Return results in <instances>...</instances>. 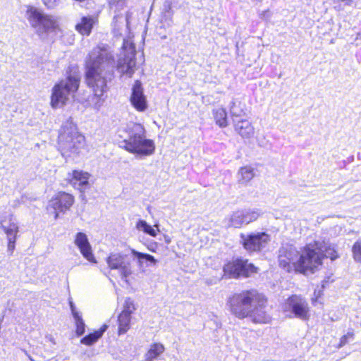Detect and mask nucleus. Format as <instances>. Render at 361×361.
Wrapping results in <instances>:
<instances>
[{
	"instance_id": "f257e3e1",
	"label": "nucleus",
	"mask_w": 361,
	"mask_h": 361,
	"mask_svg": "<svg viewBox=\"0 0 361 361\" xmlns=\"http://www.w3.org/2000/svg\"><path fill=\"white\" fill-rule=\"evenodd\" d=\"M115 60L114 55L106 49L94 48L86 61L85 80L93 92L89 102L99 109L104 100V93L107 91V82L114 78Z\"/></svg>"
},
{
	"instance_id": "f03ea898",
	"label": "nucleus",
	"mask_w": 361,
	"mask_h": 361,
	"mask_svg": "<svg viewBox=\"0 0 361 361\" xmlns=\"http://www.w3.org/2000/svg\"><path fill=\"white\" fill-rule=\"evenodd\" d=\"M311 247H305L299 252L294 247L287 245L279 250V263L288 272L295 270L302 274L312 273V265L316 264L319 258L314 256Z\"/></svg>"
},
{
	"instance_id": "7ed1b4c3",
	"label": "nucleus",
	"mask_w": 361,
	"mask_h": 361,
	"mask_svg": "<svg viewBox=\"0 0 361 361\" xmlns=\"http://www.w3.org/2000/svg\"><path fill=\"white\" fill-rule=\"evenodd\" d=\"M128 137L123 140V148L139 156H149L155 149L152 140L147 139L145 129L140 123H133L128 127Z\"/></svg>"
},
{
	"instance_id": "20e7f679",
	"label": "nucleus",
	"mask_w": 361,
	"mask_h": 361,
	"mask_svg": "<svg viewBox=\"0 0 361 361\" xmlns=\"http://www.w3.org/2000/svg\"><path fill=\"white\" fill-rule=\"evenodd\" d=\"M58 140L59 148L63 157L79 154L85 143V137L78 132L71 118L63 123Z\"/></svg>"
},
{
	"instance_id": "39448f33",
	"label": "nucleus",
	"mask_w": 361,
	"mask_h": 361,
	"mask_svg": "<svg viewBox=\"0 0 361 361\" xmlns=\"http://www.w3.org/2000/svg\"><path fill=\"white\" fill-rule=\"evenodd\" d=\"M25 7V16L35 33L41 38L47 37L49 33L59 29V21L54 16L47 14L34 6L27 5Z\"/></svg>"
},
{
	"instance_id": "423d86ee",
	"label": "nucleus",
	"mask_w": 361,
	"mask_h": 361,
	"mask_svg": "<svg viewBox=\"0 0 361 361\" xmlns=\"http://www.w3.org/2000/svg\"><path fill=\"white\" fill-rule=\"evenodd\" d=\"M80 81V73L77 70H74L65 80L56 83L52 88L51 106L57 109L66 105L69 100L70 95L73 94L78 90Z\"/></svg>"
},
{
	"instance_id": "0eeeda50",
	"label": "nucleus",
	"mask_w": 361,
	"mask_h": 361,
	"mask_svg": "<svg viewBox=\"0 0 361 361\" xmlns=\"http://www.w3.org/2000/svg\"><path fill=\"white\" fill-rule=\"evenodd\" d=\"M260 299L261 293L257 290H245L231 295L227 301V305L232 314L243 319L247 318L256 300Z\"/></svg>"
},
{
	"instance_id": "6e6552de",
	"label": "nucleus",
	"mask_w": 361,
	"mask_h": 361,
	"mask_svg": "<svg viewBox=\"0 0 361 361\" xmlns=\"http://www.w3.org/2000/svg\"><path fill=\"white\" fill-rule=\"evenodd\" d=\"M257 271V267L250 263L248 259L241 257L234 258L224 264L223 278L233 279L248 278Z\"/></svg>"
},
{
	"instance_id": "1a4fd4ad",
	"label": "nucleus",
	"mask_w": 361,
	"mask_h": 361,
	"mask_svg": "<svg viewBox=\"0 0 361 361\" xmlns=\"http://www.w3.org/2000/svg\"><path fill=\"white\" fill-rule=\"evenodd\" d=\"M123 56L118 60L116 68L122 75L126 74L131 77L135 72V47L129 39H124L123 43Z\"/></svg>"
},
{
	"instance_id": "9d476101",
	"label": "nucleus",
	"mask_w": 361,
	"mask_h": 361,
	"mask_svg": "<svg viewBox=\"0 0 361 361\" xmlns=\"http://www.w3.org/2000/svg\"><path fill=\"white\" fill-rule=\"evenodd\" d=\"M283 310L302 320L308 319L310 317V308L307 300L297 295H293L287 299L283 305Z\"/></svg>"
},
{
	"instance_id": "9b49d317",
	"label": "nucleus",
	"mask_w": 361,
	"mask_h": 361,
	"mask_svg": "<svg viewBox=\"0 0 361 361\" xmlns=\"http://www.w3.org/2000/svg\"><path fill=\"white\" fill-rule=\"evenodd\" d=\"M240 242L244 249L249 252H259L266 247L270 241V237L264 232L250 234H240Z\"/></svg>"
},
{
	"instance_id": "f8f14e48",
	"label": "nucleus",
	"mask_w": 361,
	"mask_h": 361,
	"mask_svg": "<svg viewBox=\"0 0 361 361\" xmlns=\"http://www.w3.org/2000/svg\"><path fill=\"white\" fill-rule=\"evenodd\" d=\"M111 269H118L121 279L128 283V278L132 274V267L128 256L121 253H111L106 259Z\"/></svg>"
},
{
	"instance_id": "ddd939ff",
	"label": "nucleus",
	"mask_w": 361,
	"mask_h": 361,
	"mask_svg": "<svg viewBox=\"0 0 361 361\" xmlns=\"http://www.w3.org/2000/svg\"><path fill=\"white\" fill-rule=\"evenodd\" d=\"M74 202L73 195L61 192H59L55 197L52 198L48 204L47 210L50 214H53L54 219L59 218V213H64L68 210Z\"/></svg>"
},
{
	"instance_id": "4468645a",
	"label": "nucleus",
	"mask_w": 361,
	"mask_h": 361,
	"mask_svg": "<svg viewBox=\"0 0 361 361\" xmlns=\"http://www.w3.org/2000/svg\"><path fill=\"white\" fill-rule=\"evenodd\" d=\"M0 228H2L8 240V251L13 253L15 250L19 226L12 214L3 216L0 220Z\"/></svg>"
},
{
	"instance_id": "2eb2a0df",
	"label": "nucleus",
	"mask_w": 361,
	"mask_h": 361,
	"mask_svg": "<svg viewBox=\"0 0 361 361\" xmlns=\"http://www.w3.org/2000/svg\"><path fill=\"white\" fill-rule=\"evenodd\" d=\"M307 247H311L314 251V256L317 255L319 258L317 264L312 265V273L314 272V269L322 264L323 257H325L326 258H330L331 260H334L338 257L334 246L324 240H316L314 244H309Z\"/></svg>"
},
{
	"instance_id": "dca6fc26",
	"label": "nucleus",
	"mask_w": 361,
	"mask_h": 361,
	"mask_svg": "<svg viewBox=\"0 0 361 361\" xmlns=\"http://www.w3.org/2000/svg\"><path fill=\"white\" fill-rule=\"evenodd\" d=\"M259 216L257 209H244L234 212L229 219V226L240 228L244 224L255 221Z\"/></svg>"
},
{
	"instance_id": "f3484780",
	"label": "nucleus",
	"mask_w": 361,
	"mask_h": 361,
	"mask_svg": "<svg viewBox=\"0 0 361 361\" xmlns=\"http://www.w3.org/2000/svg\"><path fill=\"white\" fill-rule=\"evenodd\" d=\"M266 304L267 300L264 296L261 294V299L256 300L247 317L255 323L265 324L269 322L271 317L264 310Z\"/></svg>"
},
{
	"instance_id": "a211bd4d",
	"label": "nucleus",
	"mask_w": 361,
	"mask_h": 361,
	"mask_svg": "<svg viewBox=\"0 0 361 361\" xmlns=\"http://www.w3.org/2000/svg\"><path fill=\"white\" fill-rule=\"evenodd\" d=\"M130 101L132 106L138 111H144L147 109V98L142 83L139 80H136L133 85Z\"/></svg>"
},
{
	"instance_id": "6ab92c4d",
	"label": "nucleus",
	"mask_w": 361,
	"mask_h": 361,
	"mask_svg": "<svg viewBox=\"0 0 361 361\" xmlns=\"http://www.w3.org/2000/svg\"><path fill=\"white\" fill-rule=\"evenodd\" d=\"M74 243L80 250V253L87 260L92 263L97 262L92 254V247L85 233L82 232L78 233L75 235Z\"/></svg>"
},
{
	"instance_id": "aec40b11",
	"label": "nucleus",
	"mask_w": 361,
	"mask_h": 361,
	"mask_svg": "<svg viewBox=\"0 0 361 361\" xmlns=\"http://www.w3.org/2000/svg\"><path fill=\"white\" fill-rule=\"evenodd\" d=\"M90 177V174L87 172L75 170L73 171L70 183L81 192H85L87 190L90 188V184L89 183Z\"/></svg>"
},
{
	"instance_id": "412c9836",
	"label": "nucleus",
	"mask_w": 361,
	"mask_h": 361,
	"mask_svg": "<svg viewBox=\"0 0 361 361\" xmlns=\"http://www.w3.org/2000/svg\"><path fill=\"white\" fill-rule=\"evenodd\" d=\"M131 253L137 258V264L141 272H145L148 266H154L157 263V260L154 256L149 254L140 252L135 249L131 250Z\"/></svg>"
},
{
	"instance_id": "4be33fe9",
	"label": "nucleus",
	"mask_w": 361,
	"mask_h": 361,
	"mask_svg": "<svg viewBox=\"0 0 361 361\" xmlns=\"http://www.w3.org/2000/svg\"><path fill=\"white\" fill-rule=\"evenodd\" d=\"M234 123L235 130L243 138H250L253 136L255 133L254 127L251 123L246 119L237 121L235 118L233 119Z\"/></svg>"
},
{
	"instance_id": "5701e85b",
	"label": "nucleus",
	"mask_w": 361,
	"mask_h": 361,
	"mask_svg": "<svg viewBox=\"0 0 361 361\" xmlns=\"http://www.w3.org/2000/svg\"><path fill=\"white\" fill-rule=\"evenodd\" d=\"M96 22L97 20L93 16H83L80 18V22L75 25V28L82 35L88 36L90 35Z\"/></svg>"
},
{
	"instance_id": "b1692460",
	"label": "nucleus",
	"mask_w": 361,
	"mask_h": 361,
	"mask_svg": "<svg viewBox=\"0 0 361 361\" xmlns=\"http://www.w3.org/2000/svg\"><path fill=\"white\" fill-rule=\"evenodd\" d=\"M255 176V170L252 167L249 166L241 167L237 173L238 183L246 185Z\"/></svg>"
},
{
	"instance_id": "393cba45",
	"label": "nucleus",
	"mask_w": 361,
	"mask_h": 361,
	"mask_svg": "<svg viewBox=\"0 0 361 361\" xmlns=\"http://www.w3.org/2000/svg\"><path fill=\"white\" fill-rule=\"evenodd\" d=\"M165 350L164 346L159 343L152 344L145 355V361H153L157 359Z\"/></svg>"
},
{
	"instance_id": "a878e982",
	"label": "nucleus",
	"mask_w": 361,
	"mask_h": 361,
	"mask_svg": "<svg viewBox=\"0 0 361 361\" xmlns=\"http://www.w3.org/2000/svg\"><path fill=\"white\" fill-rule=\"evenodd\" d=\"M213 116L216 123L221 128L228 126L227 113L225 109L218 108L213 110Z\"/></svg>"
},
{
	"instance_id": "bb28decb",
	"label": "nucleus",
	"mask_w": 361,
	"mask_h": 361,
	"mask_svg": "<svg viewBox=\"0 0 361 361\" xmlns=\"http://www.w3.org/2000/svg\"><path fill=\"white\" fill-rule=\"evenodd\" d=\"M131 315L126 314V313H120L118 321V334H123L130 329Z\"/></svg>"
},
{
	"instance_id": "cd10ccee",
	"label": "nucleus",
	"mask_w": 361,
	"mask_h": 361,
	"mask_svg": "<svg viewBox=\"0 0 361 361\" xmlns=\"http://www.w3.org/2000/svg\"><path fill=\"white\" fill-rule=\"evenodd\" d=\"M136 228L139 231H143L145 233L148 234L152 237H156L157 235V231L145 220H139L136 224Z\"/></svg>"
},
{
	"instance_id": "c85d7f7f",
	"label": "nucleus",
	"mask_w": 361,
	"mask_h": 361,
	"mask_svg": "<svg viewBox=\"0 0 361 361\" xmlns=\"http://www.w3.org/2000/svg\"><path fill=\"white\" fill-rule=\"evenodd\" d=\"M230 112L233 117H240L243 114V108L240 102L232 101Z\"/></svg>"
},
{
	"instance_id": "c756f323",
	"label": "nucleus",
	"mask_w": 361,
	"mask_h": 361,
	"mask_svg": "<svg viewBox=\"0 0 361 361\" xmlns=\"http://www.w3.org/2000/svg\"><path fill=\"white\" fill-rule=\"evenodd\" d=\"M101 337V332H94L91 333L85 337H83L80 342L82 344L90 345L94 343L99 338Z\"/></svg>"
},
{
	"instance_id": "7c9ffc66",
	"label": "nucleus",
	"mask_w": 361,
	"mask_h": 361,
	"mask_svg": "<svg viewBox=\"0 0 361 361\" xmlns=\"http://www.w3.org/2000/svg\"><path fill=\"white\" fill-rule=\"evenodd\" d=\"M353 257L356 262L361 263V239L356 240L352 247Z\"/></svg>"
},
{
	"instance_id": "2f4dec72",
	"label": "nucleus",
	"mask_w": 361,
	"mask_h": 361,
	"mask_svg": "<svg viewBox=\"0 0 361 361\" xmlns=\"http://www.w3.org/2000/svg\"><path fill=\"white\" fill-rule=\"evenodd\" d=\"M136 307L133 300L130 298H127L123 304V308L121 313H126V314L131 315L135 311Z\"/></svg>"
},
{
	"instance_id": "473e14b6",
	"label": "nucleus",
	"mask_w": 361,
	"mask_h": 361,
	"mask_svg": "<svg viewBox=\"0 0 361 361\" xmlns=\"http://www.w3.org/2000/svg\"><path fill=\"white\" fill-rule=\"evenodd\" d=\"M73 318L76 325V334L80 336L85 333V322L80 315H76Z\"/></svg>"
},
{
	"instance_id": "72a5a7b5",
	"label": "nucleus",
	"mask_w": 361,
	"mask_h": 361,
	"mask_svg": "<svg viewBox=\"0 0 361 361\" xmlns=\"http://www.w3.org/2000/svg\"><path fill=\"white\" fill-rule=\"evenodd\" d=\"M43 5L48 10H54L58 8L61 4V0H41Z\"/></svg>"
},
{
	"instance_id": "f704fd0d",
	"label": "nucleus",
	"mask_w": 361,
	"mask_h": 361,
	"mask_svg": "<svg viewBox=\"0 0 361 361\" xmlns=\"http://www.w3.org/2000/svg\"><path fill=\"white\" fill-rule=\"evenodd\" d=\"M69 305L73 317L76 315H80L79 312L76 310L75 306L71 298L69 299Z\"/></svg>"
},
{
	"instance_id": "c9c22d12",
	"label": "nucleus",
	"mask_w": 361,
	"mask_h": 361,
	"mask_svg": "<svg viewBox=\"0 0 361 361\" xmlns=\"http://www.w3.org/2000/svg\"><path fill=\"white\" fill-rule=\"evenodd\" d=\"M348 342V341L347 340V338L344 336H343L340 341L339 347H343Z\"/></svg>"
},
{
	"instance_id": "e433bc0d",
	"label": "nucleus",
	"mask_w": 361,
	"mask_h": 361,
	"mask_svg": "<svg viewBox=\"0 0 361 361\" xmlns=\"http://www.w3.org/2000/svg\"><path fill=\"white\" fill-rule=\"evenodd\" d=\"M344 336L347 338L348 341L349 338H353L354 336V334L353 332H348Z\"/></svg>"
},
{
	"instance_id": "4c0bfd02",
	"label": "nucleus",
	"mask_w": 361,
	"mask_h": 361,
	"mask_svg": "<svg viewBox=\"0 0 361 361\" xmlns=\"http://www.w3.org/2000/svg\"><path fill=\"white\" fill-rule=\"evenodd\" d=\"M344 336L347 338L348 341L349 338H353L354 336V334L353 332H348Z\"/></svg>"
},
{
	"instance_id": "58836bf2",
	"label": "nucleus",
	"mask_w": 361,
	"mask_h": 361,
	"mask_svg": "<svg viewBox=\"0 0 361 361\" xmlns=\"http://www.w3.org/2000/svg\"><path fill=\"white\" fill-rule=\"evenodd\" d=\"M344 336L347 338L348 341L349 338H353L354 336V334L353 332H348Z\"/></svg>"
},
{
	"instance_id": "ea45409f",
	"label": "nucleus",
	"mask_w": 361,
	"mask_h": 361,
	"mask_svg": "<svg viewBox=\"0 0 361 361\" xmlns=\"http://www.w3.org/2000/svg\"><path fill=\"white\" fill-rule=\"evenodd\" d=\"M107 326L106 325H104L99 331H97V332H101V336L104 334V332L106 330Z\"/></svg>"
},
{
	"instance_id": "a19ab883",
	"label": "nucleus",
	"mask_w": 361,
	"mask_h": 361,
	"mask_svg": "<svg viewBox=\"0 0 361 361\" xmlns=\"http://www.w3.org/2000/svg\"><path fill=\"white\" fill-rule=\"evenodd\" d=\"M25 355L28 357L30 361H35L30 355L27 354L26 351H25Z\"/></svg>"
},
{
	"instance_id": "79ce46f5",
	"label": "nucleus",
	"mask_w": 361,
	"mask_h": 361,
	"mask_svg": "<svg viewBox=\"0 0 361 361\" xmlns=\"http://www.w3.org/2000/svg\"><path fill=\"white\" fill-rule=\"evenodd\" d=\"M25 355L28 357L30 361H35L30 355L27 354L26 351H25Z\"/></svg>"
},
{
	"instance_id": "37998d69",
	"label": "nucleus",
	"mask_w": 361,
	"mask_h": 361,
	"mask_svg": "<svg viewBox=\"0 0 361 361\" xmlns=\"http://www.w3.org/2000/svg\"><path fill=\"white\" fill-rule=\"evenodd\" d=\"M154 227H157V230L159 231V229H158V225H154Z\"/></svg>"
},
{
	"instance_id": "c03bdc74",
	"label": "nucleus",
	"mask_w": 361,
	"mask_h": 361,
	"mask_svg": "<svg viewBox=\"0 0 361 361\" xmlns=\"http://www.w3.org/2000/svg\"><path fill=\"white\" fill-rule=\"evenodd\" d=\"M49 361H57V360H54L53 359L50 360Z\"/></svg>"
}]
</instances>
